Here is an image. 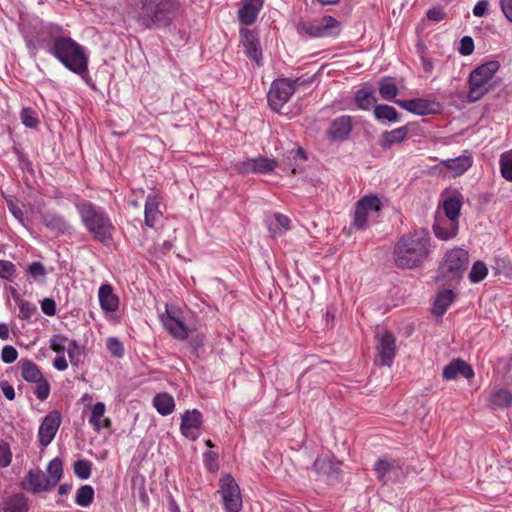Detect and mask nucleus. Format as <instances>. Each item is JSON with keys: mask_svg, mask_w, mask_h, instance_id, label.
<instances>
[{"mask_svg": "<svg viewBox=\"0 0 512 512\" xmlns=\"http://www.w3.org/2000/svg\"><path fill=\"white\" fill-rule=\"evenodd\" d=\"M431 239L425 231L403 235L395 244L393 257L399 268L413 269L424 263L430 254Z\"/></svg>", "mask_w": 512, "mask_h": 512, "instance_id": "obj_1", "label": "nucleus"}, {"mask_svg": "<svg viewBox=\"0 0 512 512\" xmlns=\"http://www.w3.org/2000/svg\"><path fill=\"white\" fill-rule=\"evenodd\" d=\"M137 22L146 29L166 28L182 13L179 0H139Z\"/></svg>", "mask_w": 512, "mask_h": 512, "instance_id": "obj_2", "label": "nucleus"}, {"mask_svg": "<svg viewBox=\"0 0 512 512\" xmlns=\"http://www.w3.org/2000/svg\"><path fill=\"white\" fill-rule=\"evenodd\" d=\"M76 209L86 230L93 238L104 245H109L113 239L115 226L107 212L90 201L76 203Z\"/></svg>", "mask_w": 512, "mask_h": 512, "instance_id": "obj_3", "label": "nucleus"}, {"mask_svg": "<svg viewBox=\"0 0 512 512\" xmlns=\"http://www.w3.org/2000/svg\"><path fill=\"white\" fill-rule=\"evenodd\" d=\"M20 32L30 55L35 57L40 48L49 49L54 39L62 34V28L53 23H44L41 19L34 17L22 21Z\"/></svg>", "mask_w": 512, "mask_h": 512, "instance_id": "obj_4", "label": "nucleus"}, {"mask_svg": "<svg viewBox=\"0 0 512 512\" xmlns=\"http://www.w3.org/2000/svg\"><path fill=\"white\" fill-rule=\"evenodd\" d=\"M68 70L76 74H83L88 70V56L84 47L70 37L59 34L48 49Z\"/></svg>", "mask_w": 512, "mask_h": 512, "instance_id": "obj_5", "label": "nucleus"}, {"mask_svg": "<svg viewBox=\"0 0 512 512\" xmlns=\"http://www.w3.org/2000/svg\"><path fill=\"white\" fill-rule=\"evenodd\" d=\"M500 68L496 60L488 61L476 67L468 77L469 91L467 98L469 102L480 100L492 87V80Z\"/></svg>", "mask_w": 512, "mask_h": 512, "instance_id": "obj_6", "label": "nucleus"}, {"mask_svg": "<svg viewBox=\"0 0 512 512\" xmlns=\"http://www.w3.org/2000/svg\"><path fill=\"white\" fill-rule=\"evenodd\" d=\"M469 265L468 252L461 248L448 251L438 270V278L450 284L459 281Z\"/></svg>", "mask_w": 512, "mask_h": 512, "instance_id": "obj_7", "label": "nucleus"}, {"mask_svg": "<svg viewBox=\"0 0 512 512\" xmlns=\"http://www.w3.org/2000/svg\"><path fill=\"white\" fill-rule=\"evenodd\" d=\"M339 22L332 16H324L316 20H300L296 25L300 36L310 38L328 37L339 32Z\"/></svg>", "mask_w": 512, "mask_h": 512, "instance_id": "obj_8", "label": "nucleus"}, {"mask_svg": "<svg viewBox=\"0 0 512 512\" xmlns=\"http://www.w3.org/2000/svg\"><path fill=\"white\" fill-rule=\"evenodd\" d=\"M380 210L381 201L377 196H364L356 203L352 226L358 230L366 229L370 222L378 218Z\"/></svg>", "mask_w": 512, "mask_h": 512, "instance_id": "obj_9", "label": "nucleus"}, {"mask_svg": "<svg viewBox=\"0 0 512 512\" xmlns=\"http://www.w3.org/2000/svg\"><path fill=\"white\" fill-rule=\"evenodd\" d=\"M304 81L300 78L291 80L288 78L276 79L272 82L267 99L274 111H279L294 94L296 86L302 85Z\"/></svg>", "mask_w": 512, "mask_h": 512, "instance_id": "obj_10", "label": "nucleus"}, {"mask_svg": "<svg viewBox=\"0 0 512 512\" xmlns=\"http://www.w3.org/2000/svg\"><path fill=\"white\" fill-rule=\"evenodd\" d=\"M160 321L164 328L177 340H186L189 328L184 322L183 311L174 305H166L165 312L160 314Z\"/></svg>", "mask_w": 512, "mask_h": 512, "instance_id": "obj_11", "label": "nucleus"}, {"mask_svg": "<svg viewBox=\"0 0 512 512\" xmlns=\"http://www.w3.org/2000/svg\"><path fill=\"white\" fill-rule=\"evenodd\" d=\"M21 376L26 382L34 383L36 397L43 401L50 394V384L44 378L40 368L29 359H21L19 362Z\"/></svg>", "mask_w": 512, "mask_h": 512, "instance_id": "obj_12", "label": "nucleus"}, {"mask_svg": "<svg viewBox=\"0 0 512 512\" xmlns=\"http://www.w3.org/2000/svg\"><path fill=\"white\" fill-rule=\"evenodd\" d=\"M220 493L226 512H240L242 509L240 488L232 475L226 474L221 478Z\"/></svg>", "mask_w": 512, "mask_h": 512, "instance_id": "obj_13", "label": "nucleus"}, {"mask_svg": "<svg viewBox=\"0 0 512 512\" xmlns=\"http://www.w3.org/2000/svg\"><path fill=\"white\" fill-rule=\"evenodd\" d=\"M374 470L378 479L384 484L388 482H399L406 474L403 465L398 460L388 461L386 459H379L375 463Z\"/></svg>", "mask_w": 512, "mask_h": 512, "instance_id": "obj_14", "label": "nucleus"}, {"mask_svg": "<svg viewBox=\"0 0 512 512\" xmlns=\"http://www.w3.org/2000/svg\"><path fill=\"white\" fill-rule=\"evenodd\" d=\"M61 422V414L56 410L44 417L38 430V440L42 447H47L53 441Z\"/></svg>", "mask_w": 512, "mask_h": 512, "instance_id": "obj_15", "label": "nucleus"}, {"mask_svg": "<svg viewBox=\"0 0 512 512\" xmlns=\"http://www.w3.org/2000/svg\"><path fill=\"white\" fill-rule=\"evenodd\" d=\"M20 486L22 489L33 494L53 489L46 474L40 469H30L21 480Z\"/></svg>", "mask_w": 512, "mask_h": 512, "instance_id": "obj_16", "label": "nucleus"}, {"mask_svg": "<svg viewBox=\"0 0 512 512\" xmlns=\"http://www.w3.org/2000/svg\"><path fill=\"white\" fill-rule=\"evenodd\" d=\"M353 128L352 117L342 115L331 121L326 130V137L332 142H342L348 139Z\"/></svg>", "mask_w": 512, "mask_h": 512, "instance_id": "obj_17", "label": "nucleus"}, {"mask_svg": "<svg viewBox=\"0 0 512 512\" xmlns=\"http://www.w3.org/2000/svg\"><path fill=\"white\" fill-rule=\"evenodd\" d=\"M202 422L203 417L199 410L193 409L186 411L181 417L180 431L182 435L195 441L200 436Z\"/></svg>", "mask_w": 512, "mask_h": 512, "instance_id": "obj_18", "label": "nucleus"}, {"mask_svg": "<svg viewBox=\"0 0 512 512\" xmlns=\"http://www.w3.org/2000/svg\"><path fill=\"white\" fill-rule=\"evenodd\" d=\"M396 352V339L389 332H383L378 336L377 359L376 361L383 366H390L394 360Z\"/></svg>", "mask_w": 512, "mask_h": 512, "instance_id": "obj_19", "label": "nucleus"}, {"mask_svg": "<svg viewBox=\"0 0 512 512\" xmlns=\"http://www.w3.org/2000/svg\"><path fill=\"white\" fill-rule=\"evenodd\" d=\"M395 104H397L402 109H405L406 111L419 116L434 114L440 108V105L437 102L423 98H416L411 100H395Z\"/></svg>", "mask_w": 512, "mask_h": 512, "instance_id": "obj_20", "label": "nucleus"}, {"mask_svg": "<svg viewBox=\"0 0 512 512\" xmlns=\"http://www.w3.org/2000/svg\"><path fill=\"white\" fill-rule=\"evenodd\" d=\"M240 37L241 43L245 48L246 55L260 66L262 64V50L256 32L247 28H242L240 29Z\"/></svg>", "mask_w": 512, "mask_h": 512, "instance_id": "obj_21", "label": "nucleus"}, {"mask_svg": "<svg viewBox=\"0 0 512 512\" xmlns=\"http://www.w3.org/2000/svg\"><path fill=\"white\" fill-rule=\"evenodd\" d=\"M277 162L267 157H256L244 160L239 165V171L243 174L259 173L266 174L275 169Z\"/></svg>", "mask_w": 512, "mask_h": 512, "instance_id": "obj_22", "label": "nucleus"}, {"mask_svg": "<svg viewBox=\"0 0 512 512\" xmlns=\"http://www.w3.org/2000/svg\"><path fill=\"white\" fill-rule=\"evenodd\" d=\"M162 198L157 192L148 194L145 201L144 221L145 224L153 228L156 222L161 218L162 212L160 210Z\"/></svg>", "mask_w": 512, "mask_h": 512, "instance_id": "obj_23", "label": "nucleus"}, {"mask_svg": "<svg viewBox=\"0 0 512 512\" xmlns=\"http://www.w3.org/2000/svg\"><path fill=\"white\" fill-rule=\"evenodd\" d=\"M313 467L319 476L328 480H336L341 472V462L328 457L317 458Z\"/></svg>", "mask_w": 512, "mask_h": 512, "instance_id": "obj_24", "label": "nucleus"}, {"mask_svg": "<svg viewBox=\"0 0 512 512\" xmlns=\"http://www.w3.org/2000/svg\"><path fill=\"white\" fill-rule=\"evenodd\" d=\"M458 376H462L466 379H472L474 377V371L472 367L461 359H455L451 361L443 369V378L446 380H454Z\"/></svg>", "mask_w": 512, "mask_h": 512, "instance_id": "obj_25", "label": "nucleus"}, {"mask_svg": "<svg viewBox=\"0 0 512 512\" xmlns=\"http://www.w3.org/2000/svg\"><path fill=\"white\" fill-rule=\"evenodd\" d=\"M263 4L264 0H243L238 11L239 21L246 26L252 25L256 21Z\"/></svg>", "mask_w": 512, "mask_h": 512, "instance_id": "obj_26", "label": "nucleus"}, {"mask_svg": "<svg viewBox=\"0 0 512 512\" xmlns=\"http://www.w3.org/2000/svg\"><path fill=\"white\" fill-rule=\"evenodd\" d=\"M28 511H29V506L27 503V498L21 493L3 496L0 500V512H28Z\"/></svg>", "mask_w": 512, "mask_h": 512, "instance_id": "obj_27", "label": "nucleus"}, {"mask_svg": "<svg viewBox=\"0 0 512 512\" xmlns=\"http://www.w3.org/2000/svg\"><path fill=\"white\" fill-rule=\"evenodd\" d=\"M100 307L106 312H115L119 308V298L110 284H102L98 290Z\"/></svg>", "mask_w": 512, "mask_h": 512, "instance_id": "obj_28", "label": "nucleus"}, {"mask_svg": "<svg viewBox=\"0 0 512 512\" xmlns=\"http://www.w3.org/2000/svg\"><path fill=\"white\" fill-rule=\"evenodd\" d=\"M473 164V159L470 155H460L456 158L445 159L440 161V165L451 171L452 177H457L464 174Z\"/></svg>", "mask_w": 512, "mask_h": 512, "instance_id": "obj_29", "label": "nucleus"}, {"mask_svg": "<svg viewBox=\"0 0 512 512\" xmlns=\"http://www.w3.org/2000/svg\"><path fill=\"white\" fill-rule=\"evenodd\" d=\"M106 406L103 402H97L94 404L89 417V423L95 431H100L102 428H109L111 426V420L104 418Z\"/></svg>", "mask_w": 512, "mask_h": 512, "instance_id": "obj_30", "label": "nucleus"}, {"mask_svg": "<svg viewBox=\"0 0 512 512\" xmlns=\"http://www.w3.org/2000/svg\"><path fill=\"white\" fill-rule=\"evenodd\" d=\"M408 136L407 126H401L391 131H385L380 137V146L389 149L392 145L403 142Z\"/></svg>", "mask_w": 512, "mask_h": 512, "instance_id": "obj_31", "label": "nucleus"}, {"mask_svg": "<svg viewBox=\"0 0 512 512\" xmlns=\"http://www.w3.org/2000/svg\"><path fill=\"white\" fill-rule=\"evenodd\" d=\"M290 228V219L286 215L280 213H275L273 218L268 222V229L273 237L282 236L284 233L290 230Z\"/></svg>", "mask_w": 512, "mask_h": 512, "instance_id": "obj_32", "label": "nucleus"}, {"mask_svg": "<svg viewBox=\"0 0 512 512\" xmlns=\"http://www.w3.org/2000/svg\"><path fill=\"white\" fill-rule=\"evenodd\" d=\"M378 85V90L381 97L384 100L393 101L395 103V100H397L396 97L399 93V89L396 85L395 79L387 76L383 77L380 79Z\"/></svg>", "mask_w": 512, "mask_h": 512, "instance_id": "obj_33", "label": "nucleus"}, {"mask_svg": "<svg viewBox=\"0 0 512 512\" xmlns=\"http://www.w3.org/2000/svg\"><path fill=\"white\" fill-rule=\"evenodd\" d=\"M461 197L458 194L451 195L443 202L444 213L450 220V223H456L461 210Z\"/></svg>", "mask_w": 512, "mask_h": 512, "instance_id": "obj_34", "label": "nucleus"}, {"mask_svg": "<svg viewBox=\"0 0 512 512\" xmlns=\"http://www.w3.org/2000/svg\"><path fill=\"white\" fill-rule=\"evenodd\" d=\"M454 300V293L452 290H444L440 292L433 304L432 313L435 316H442L447 311L448 307Z\"/></svg>", "mask_w": 512, "mask_h": 512, "instance_id": "obj_35", "label": "nucleus"}, {"mask_svg": "<svg viewBox=\"0 0 512 512\" xmlns=\"http://www.w3.org/2000/svg\"><path fill=\"white\" fill-rule=\"evenodd\" d=\"M43 224L56 233H65L69 229L67 221L58 214L46 213L42 216Z\"/></svg>", "mask_w": 512, "mask_h": 512, "instance_id": "obj_36", "label": "nucleus"}, {"mask_svg": "<svg viewBox=\"0 0 512 512\" xmlns=\"http://www.w3.org/2000/svg\"><path fill=\"white\" fill-rule=\"evenodd\" d=\"M374 117L378 121H389L392 123L399 122L400 115L397 110L386 104H377L373 110Z\"/></svg>", "mask_w": 512, "mask_h": 512, "instance_id": "obj_37", "label": "nucleus"}, {"mask_svg": "<svg viewBox=\"0 0 512 512\" xmlns=\"http://www.w3.org/2000/svg\"><path fill=\"white\" fill-rule=\"evenodd\" d=\"M153 404L157 412L163 416L171 414L175 407L173 397L166 393L156 395Z\"/></svg>", "mask_w": 512, "mask_h": 512, "instance_id": "obj_38", "label": "nucleus"}, {"mask_svg": "<svg viewBox=\"0 0 512 512\" xmlns=\"http://www.w3.org/2000/svg\"><path fill=\"white\" fill-rule=\"evenodd\" d=\"M376 101L377 100L373 92L366 88L359 89L355 93V102L361 110H370L372 107L374 108L377 105Z\"/></svg>", "mask_w": 512, "mask_h": 512, "instance_id": "obj_39", "label": "nucleus"}, {"mask_svg": "<svg viewBox=\"0 0 512 512\" xmlns=\"http://www.w3.org/2000/svg\"><path fill=\"white\" fill-rule=\"evenodd\" d=\"M490 404L494 408H505L512 403V393L507 389H496L489 398Z\"/></svg>", "mask_w": 512, "mask_h": 512, "instance_id": "obj_40", "label": "nucleus"}, {"mask_svg": "<svg viewBox=\"0 0 512 512\" xmlns=\"http://www.w3.org/2000/svg\"><path fill=\"white\" fill-rule=\"evenodd\" d=\"M63 474L62 461L59 458L52 459L47 466V479L50 485L54 488L60 481Z\"/></svg>", "mask_w": 512, "mask_h": 512, "instance_id": "obj_41", "label": "nucleus"}, {"mask_svg": "<svg viewBox=\"0 0 512 512\" xmlns=\"http://www.w3.org/2000/svg\"><path fill=\"white\" fill-rule=\"evenodd\" d=\"M94 499V489L91 485L81 486L75 497V503L81 507H89Z\"/></svg>", "mask_w": 512, "mask_h": 512, "instance_id": "obj_42", "label": "nucleus"}, {"mask_svg": "<svg viewBox=\"0 0 512 512\" xmlns=\"http://www.w3.org/2000/svg\"><path fill=\"white\" fill-rule=\"evenodd\" d=\"M487 274H488V268H487L486 264L482 261H476L473 264L468 277L472 283H479L485 279Z\"/></svg>", "mask_w": 512, "mask_h": 512, "instance_id": "obj_43", "label": "nucleus"}, {"mask_svg": "<svg viewBox=\"0 0 512 512\" xmlns=\"http://www.w3.org/2000/svg\"><path fill=\"white\" fill-rule=\"evenodd\" d=\"M500 170L506 180L512 181V150L500 156Z\"/></svg>", "mask_w": 512, "mask_h": 512, "instance_id": "obj_44", "label": "nucleus"}, {"mask_svg": "<svg viewBox=\"0 0 512 512\" xmlns=\"http://www.w3.org/2000/svg\"><path fill=\"white\" fill-rule=\"evenodd\" d=\"M69 339L61 334L54 335L50 339V348L57 353V355L64 354L69 343Z\"/></svg>", "mask_w": 512, "mask_h": 512, "instance_id": "obj_45", "label": "nucleus"}, {"mask_svg": "<svg viewBox=\"0 0 512 512\" xmlns=\"http://www.w3.org/2000/svg\"><path fill=\"white\" fill-rule=\"evenodd\" d=\"M74 473L82 480L91 475V463L87 460H78L74 463Z\"/></svg>", "mask_w": 512, "mask_h": 512, "instance_id": "obj_46", "label": "nucleus"}, {"mask_svg": "<svg viewBox=\"0 0 512 512\" xmlns=\"http://www.w3.org/2000/svg\"><path fill=\"white\" fill-rule=\"evenodd\" d=\"M450 225L451 228L449 230L442 228L440 225H434L435 236L442 240L453 238L457 233V223H450Z\"/></svg>", "mask_w": 512, "mask_h": 512, "instance_id": "obj_47", "label": "nucleus"}, {"mask_svg": "<svg viewBox=\"0 0 512 512\" xmlns=\"http://www.w3.org/2000/svg\"><path fill=\"white\" fill-rule=\"evenodd\" d=\"M106 346L112 356L120 358L124 355V347L119 339L115 337L108 338Z\"/></svg>", "mask_w": 512, "mask_h": 512, "instance_id": "obj_48", "label": "nucleus"}, {"mask_svg": "<svg viewBox=\"0 0 512 512\" xmlns=\"http://www.w3.org/2000/svg\"><path fill=\"white\" fill-rule=\"evenodd\" d=\"M18 306L21 319H29L37 312V307L28 301L21 300L18 302Z\"/></svg>", "mask_w": 512, "mask_h": 512, "instance_id": "obj_49", "label": "nucleus"}, {"mask_svg": "<svg viewBox=\"0 0 512 512\" xmlns=\"http://www.w3.org/2000/svg\"><path fill=\"white\" fill-rule=\"evenodd\" d=\"M67 353L72 365H77L81 355V348L76 341H69L67 345Z\"/></svg>", "mask_w": 512, "mask_h": 512, "instance_id": "obj_50", "label": "nucleus"}, {"mask_svg": "<svg viewBox=\"0 0 512 512\" xmlns=\"http://www.w3.org/2000/svg\"><path fill=\"white\" fill-rule=\"evenodd\" d=\"M21 120L22 123L28 128L37 127L39 121L37 117L34 115V112L30 109H23L21 111Z\"/></svg>", "mask_w": 512, "mask_h": 512, "instance_id": "obj_51", "label": "nucleus"}, {"mask_svg": "<svg viewBox=\"0 0 512 512\" xmlns=\"http://www.w3.org/2000/svg\"><path fill=\"white\" fill-rule=\"evenodd\" d=\"M12 461V453L7 443L0 442V467H7Z\"/></svg>", "mask_w": 512, "mask_h": 512, "instance_id": "obj_52", "label": "nucleus"}, {"mask_svg": "<svg viewBox=\"0 0 512 512\" xmlns=\"http://www.w3.org/2000/svg\"><path fill=\"white\" fill-rule=\"evenodd\" d=\"M217 460L218 454L216 452L207 451L203 455L204 465L209 471H215L218 469Z\"/></svg>", "mask_w": 512, "mask_h": 512, "instance_id": "obj_53", "label": "nucleus"}, {"mask_svg": "<svg viewBox=\"0 0 512 512\" xmlns=\"http://www.w3.org/2000/svg\"><path fill=\"white\" fill-rule=\"evenodd\" d=\"M17 357L18 352L13 346L6 345L3 347L1 352V359L4 363L11 364L16 361Z\"/></svg>", "mask_w": 512, "mask_h": 512, "instance_id": "obj_54", "label": "nucleus"}, {"mask_svg": "<svg viewBox=\"0 0 512 512\" xmlns=\"http://www.w3.org/2000/svg\"><path fill=\"white\" fill-rule=\"evenodd\" d=\"M474 51V41L470 36H464L460 41L459 53L463 56H469Z\"/></svg>", "mask_w": 512, "mask_h": 512, "instance_id": "obj_55", "label": "nucleus"}, {"mask_svg": "<svg viewBox=\"0 0 512 512\" xmlns=\"http://www.w3.org/2000/svg\"><path fill=\"white\" fill-rule=\"evenodd\" d=\"M15 272V265L6 260H0V278H9Z\"/></svg>", "mask_w": 512, "mask_h": 512, "instance_id": "obj_56", "label": "nucleus"}, {"mask_svg": "<svg viewBox=\"0 0 512 512\" xmlns=\"http://www.w3.org/2000/svg\"><path fill=\"white\" fill-rule=\"evenodd\" d=\"M489 5L488 0H479L473 8V15L476 17H483L487 14Z\"/></svg>", "mask_w": 512, "mask_h": 512, "instance_id": "obj_57", "label": "nucleus"}, {"mask_svg": "<svg viewBox=\"0 0 512 512\" xmlns=\"http://www.w3.org/2000/svg\"><path fill=\"white\" fill-rule=\"evenodd\" d=\"M41 309L47 316H53L56 313V304L53 299L45 298L41 302Z\"/></svg>", "mask_w": 512, "mask_h": 512, "instance_id": "obj_58", "label": "nucleus"}, {"mask_svg": "<svg viewBox=\"0 0 512 512\" xmlns=\"http://www.w3.org/2000/svg\"><path fill=\"white\" fill-rule=\"evenodd\" d=\"M427 18L429 20L439 22L445 18V12L439 6L433 7L427 11Z\"/></svg>", "mask_w": 512, "mask_h": 512, "instance_id": "obj_59", "label": "nucleus"}, {"mask_svg": "<svg viewBox=\"0 0 512 512\" xmlns=\"http://www.w3.org/2000/svg\"><path fill=\"white\" fill-rule=\"evenodd\" d=\"M7 206L9 211L13 214V216L21 223L24 221V214L22 209L14 203L12 200L7 202Z\"/></svg>", "mask_w": 512, "mask_h": 512, "instance_id": "obj_60", "label": "nucleus"}, {"mask_svg": "<svg viewBox=\"0 0 512 512\" xmlns=\"http://www.w3.org/2000/svg\"><path fill=\"white\" fill-rule=\"evenodd\" d=\"M28 272L36 278L45 275V268L41 262H33L29 265Z\"/></svg>", "mask_w": 512, "mask_h": 512, "instance_id": "obj_61", "label": "nucleus"}, {"mask_svg": "<svg viewBox=\"0 0 512 512\" xmlns=\"http://www.w3.org/2000/svg\"><path fill=\"white\" fill-rule=\"evenodd\" d=\"M499 3L503 14L512 23V0H499Z\"/></svg>", "mask_w": 512, "mask_h": 512, "instance_id": "obj_62", "label": "nucleus"}, {"mask_svg": "<svg viewBox=\"0 0 512 512\" xmlns=\"http://www.w3.org/2000/svg\"><path fill=\"white\" fill-rule=\"evenodd\" d=\"M53 366L58 371H64L68 368V362L64 354L57 355V357L53 361Z\"/></svg>", "mask_w": 512, "mask_h": 512, "instance_id": "obj_63", "label": "nucleus"}, {"mask_svg": "<svg viewBox=\"0 0 512 512\" xmlns=\"http://www.w3.org/2000/svg\"><path fill=\"white\" fill-rule=\"evenodd\" d=\"M2 392H3V395L8 400H14V398H15V391H14V388L11 385H8V384L3 385L2 386Z\"/></svg>", "mask_w": 512, "mask_h": 512, "instance_id": "obj_64", "label": "nucleus"}]
</instances>
